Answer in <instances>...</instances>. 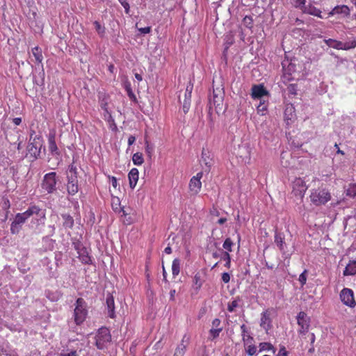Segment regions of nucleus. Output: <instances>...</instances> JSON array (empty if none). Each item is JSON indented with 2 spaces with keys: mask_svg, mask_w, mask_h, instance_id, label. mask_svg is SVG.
I'll return each mask as SVG.
<instances>
[{
  "mask_svg": "<svg viewBox=\"0 0 356 356\" xmlns=\"http://www.w3.org/2000/svg\"><path fill=\"white\" fill-rule=\"evenodd\" d=\"M67 176H72L73 177H78V172L76 167L72 163L68 167Z\"/></svg>",
  "mask_w": 356,
  "mask_h": 356,
  "instance_id": "obj_41",
  "label": "nucleus"
},
{
  "mask_svg": "<svg viewBox=\"0 0 356 356\" xmlns=\"http://www.w3.org/2000/svg\"><path fill=\"white\" fill-rule=\"evenodd\" d=\"M222 280L224 283L227 284L230 281V275L228 273H223L222 274Z\"/></svg>",
  "mask_w": 356,
  "mask_h": 356,
  "instance_id": "obj_55",
  "label": "nucleus"
},
{
  "mask_svg": "<svg viewBox=\"0 0 356 356\" xmlns=\"http://www.w3.org/2000/svg\"><path fill=\"white\" fill-rule=\"evenodd\" d=\"M310 202L316 207L325 205L332 199V195L328 188L321 186L310 191Z\"/></svg>",
  "mask_w": 356,
  "mask_h": 356,
  "instance_id": "obj_2",
  "label": "nucleus"
},
{
  "mask_svg": "<svg viewBox=\"0 0 356 356\" xmlns=\"http://www.w3.org/2000/svg\"><path fill=\"white\" fill-rule=\"evenodd\" d=\"M104 118L105 120H106L108 122H112L114 129H116V124L115 123L114 119L108 111H107V112H104Z\"/></svg>",
  "mask_w": 356,
  "mask_h": 356,
  "instance_id": "obj_50",
  "label": "nucleus"
},
{
  "mask_svg": "<svg viewBox=\"0 0 356 356\" xmlns=\"http://www.w3.org/2000/svg\"><path fill=\"white\" fill-rule=\"evenodd\" d=\"M297 62L296 58L291 59L290 62L286 65L285 61L282 62V67L284 70L283 76L287 81L293 80V74L297 71Z\"/></svg>",
  "mask_w": 356,
  "mask_h": 356,
  "instance_id": "obj_11",
  "label": "nucleus"
},
{
  "mask_svg": "<svg viewBox=\"0 0 356 356\" xmlns=\"http://www.w3.org/2000/svg\"><path fill=\"white\" fill-rule=\"evenodd\" d=\"M32 53L34 57L35 58L36 61H38V63H41L43 57L41 51L39 49V48L38 47H34L32 49Z\"/></svg>",
  "mask_w": 356,
  "mask_h": 356,
  "instance_id": "obj_40",
  "label": "nucleus"
},
{
  "mask_svg": "<svg viewBox=\"0 0 356 356\" xmlns=\"http://www.w3.org/2000/svg\"><path fill=\"white\" fill-rule=\"evenodd\" d=\"M124 88L129 99L134 102L136 101V97L132 91L131 83L129 81L124 83Z\"/></svg>",
  "mask_w": 356,
  "mask_h": 356,
  "instance_id": "obj_32",
  "label": "nucleus"
},
{
  "mask_svg": "<svg viewBox=\"0 0 356 356\" xmlns=\"http://www.w3.org/2000/svg\"><path fill=\"white\" fill-rule=\"evenodd\" d=\"M72 246L76 250L77 253L86 248L81 241L78 239L72 240Z\"/></svg>",
  "mask_w": 356,
  "mask_h": 356,
  "instance_id": "obj_39",
  "label": "nucleus"
},
{
  "mask_svg": "<svg viewBox=\"0 0 356 356\" xmlns=\"http://www.w3.org/2000/svg\"><path fill=\"white\" fill-rule=\"evenodd\" d=\"M60 216L63 219V227L65 229H72L74 225L73 217L67 213H62Z\"/></svg>",
  "mask_w": 356,
  "mask_h": 356,
  "instance_id": "obj_21",
  "label": "nucleus"
},
{
  "mask_svg": "<svg viewBox=\"0 0 356 356\" xmlns=\"http://www.w3.org/2000/svg\"><path fill=\"white\" fill-rule=\"evenodd\" d=\"M275 243L279 247L281 250H284V238L280 234H275Z\"/></svg>",
  "mask_w": 356,
  "mask_h": 356,
  "instance_id": "obj_36",
  "label": "nucleus"
},
{
  "mask_svg": "<svg viewBox=\"0 0 356 356\" xmlns=\"http://www.w3.org/2000/svg\"><path fill=\"white\" fill-rule=\"evenodd\" d=\"M67 191L69 195H74L79 191L78 177L67 176Z\"/></svg>",
  "mask_w": 356,
  "mask_h": 356,
  "instance_id": "obj_16",
  "label": "nucleus"
},
{
  "mask_svg": "<svg viewBox=\"0 0 356 356\" xmlns=\"http://www.w3.org/2000/svg\"><path fill=\"white\" fill-rule=\"evenodd\" d=\"M130 188H134L138 180V170L137 168H132L128 175Z\"/></svg>",
  "mask_w": 356,
  "mask_h": 356,
  "instance_id": "obj_24",
  "label": "nucleus"
},
{
  "mask_svg": "<svg viewBox=\"0 0 356 356\" xmlns=\"http://www.w3.org/2000/svg\"><path fill=\"white\" fill-rule=\"evenodd\" d=\"M356 274V261H350L343 270L344 275H354Z\"/></svg>",
  "mask_w": 356,
  "mask_h": 356,
  "instance_id": "obj_27",
  "label": "nucleus"
},
{
  "mask_svg": "<svg viewBox=\"0 0 356 356\" xmlns=\"http://www.w3.org/2000/svg\"><path fill=\"white\" fill-rule=\"evenodd\" d=\"M241 301L240 297H236L233 301L230 302L227 305V310L229 312H233L235 309L238 307V302Z\"/></svg>",
  "mask_w": 356,
  "mask_h": 356,
  "instance_id": "obj_34",
  "label": "nucleus"
},
{
  "mask_svg": "<svg viewBox=\"0 0 356 356\" xmlns=\"http://www.w3.org/2000/svg\"><path fill=\"white\" fill-rule=\"evenodd\" d=\"M292 193L296 196L302 198L307 190V186L305 180L300 177H296L291 184Z\"/></svg>",
  "mask_w": 356,
  "mask_h": 356,
  "instance_id": "obj_8",
  "label": "nucleus"
},
{
  "mask_svg": "<svg viewBox=\"0 0 356 356\" xmlns=\"http://www.w3.org/2000/svg\"><path fill=\"white\" fill-rule=\"evenodd\" d=\"M337 14H343L345 17H348L350 14V8L346 5L337 6L329 13V16H333Z\"/></svg>",
  "mask_w": 356,
  "mask_h": 356,
  "instance_id": "obj_20",
  "label": "nucleus"
},
{
  "mask_svg": "<svg viewBox=\"0 0 356 356\" xmlns=\"http://www.w3.org/2000/svg\"><path fill=\"white\" fill-rule=\"evenodd\" d=\"M193 89V84L190 81L186 88L184 99L183 101L182 110L184 113H188L190 109Z\"/></svg>",
  "mask_w": 356,
  "mask_h": 356,
  "instance_id": "obj_14",
  "label": "nucleus"
},
{
  "mask_svg": "<svg viewBox=\"0 0 356 356\" xmlns=\"http://www.w3.org/2000/svg\"><path fill=\"white\" fill-rule=\"evenodd\" d=\"M107 105H108V103L105 98H103L102 100H100L99 106H100L101 108L104 111V112H107V111H108Z\"/></svg>",
  "mask_w": 356,
  "mask_h": 356,
  "instance_id": "obj_53",
  "label": "nucleus"
},
{
  "mask_svg": "<svg viewBox=\"0 0 356 356\" xmlns=\"http://www.w3.org/2000/svg\"><path fill=\"white\" fill-rule=\"evenodd\" d=\"M1 209L6 211L7 213H10L9 209L10 207V203L8 199L4 198L3 199L1 203Z\"/></svg>",
  "mask_w": 356,
  "mask_h": 356,
  "instance_id": "obj_43",
  "label": "nucleus"
},
{
  "mask_svg": "<svg viewBox=\"0 0 356 356\" xmlns=\"http://www.w3.org/2000/svg\"><path fill=\"white\" fill-rule=\"evenodd\" d=\"M140 31L142 33H148L150 31V27L149 26H147V27H145V28L140 29Z\"/></svg>",
  "mask_w": 356,
  "mask_h": 356,
  "instance_id": "obj_64",
  "label": "nucleus"
},
{
  "mask_svg": "<svg viewBox=\"0 0 356 356\" xmlns=\"http://www.w3.org/2000/svg\"><path fill=\"white\" fill-rule=\"evenodd\" d=\"M132 161H133L134 164L136 165H140L143 164L144 160L143 158L142 153L136 152V153L134 154V155L132 156Z\"/></svg>",
  "mask_w": 356,
  "mask_h": 356,
  "instance_id": "obj_33",
  "label": "nucleus"
},
{
  "mask_svg": "<svg viewBox=\"0 0 356 356\" xmlns=\"http://www.w3.org/2000/svg\"><path fill=\"white\" fill-rule=\"evenodd\" d=\"M88 315L87 303L82 298H79L75 303L74 309V322L76 325L82 324Z\"/></svg>",
  "mask_w": 356,
  "mask_h": 356,
  "instance_id": "obj_5",
  "label": "nucleus"
},
{
  "mask_svg": "<svg viewBox=\"0 0 356 356\" xmlns=\"http://www.w3.org/2000/svg\"><path fill=\"white\" fill-rule=\"evenodd\" d=\"M42 146L43 139L40 135H35L33 140L29 142L27 151L33 160H36L40 157Z\"/></svg>",
  "mask_w": 356,
  "mask_h": 356,
  "instance_id": "obj_6",
  "label": "nucleus"
},
{
  "mask_svg": "<svg viewBox=\"0 0 356 356\" xmlns=\"http://www.w3.org/2000/svg\"><path fill=\"white\" fill-rule=\"evenodd\" d=\"M136 141V137L133 135L129 136L128 138V145L129 146L132 145Z\"/></svg>",
  "mask_w": 356,
  "mask_h": 356,
  "instance_id": "obj_62",
  "label": "nucleus"
},
{
  "mask_svg": "<svg viewBox=\"0 0 356 356\" xmlns=\"http://www.w3.org/2000/svg\"><path fill=\"white\" fill-rule=\"evenodd\" d=\"M203 281L201 279V276L199 273H196L193 280L192 287L196 291H199L202 287Z\"/></svg>",
  "mask_w": 356,
  "mask_h": 356,
  "instance_id": "obj_29",
  "label": "nucleus"
},
{
  "mask_svg": "<svg viewBox=\"0 0 356 356\" xmlns=\"http://www.w3.org/2000/svg\"><path fill=\"white\" fill-rule=\"evenodd\" d=\"M233 245L234 243L230 238H227L222 244L223 248L228 252L232 251Z\"/></svg>",
  "mask_w": 356,
  "mask_h": 356,
  "instance_id": "obj_38",
  "label": "nucleus"
},
{
  "mask_svg": "<svg viewBox=\"0 0 356 356\" xmlns=\"http://www.w3.org/2000/svg\"><path fill=\"white\" fill-rule=\"evenodd\" d=\"M107 309H108V315L110 318H113L115 315V302H114V298L113 296L111 294H108L106 297V300Z\"/></svg>",
  "mask_w": 356,
  "mask_h": 356,
  "instance_id": "obj_23",
  "label": "nucleus"
},
{
  "mask_svg": "<svg viewBox=\"0 0 356 356\" xmlns=\"http://www.w3.org/2000/svg\"><path fill=\"white\" fill-rule=\"evenodd\" d=\"M190 343V336L184 334L180 343L175 349L174 356H184Z\"/></svg>",
  "mask_w": 356,
  "mask_h": 356,
  "instance_id": "obj_15",
  "label": "nucleus"
},
{
  "mask_svg": "<svg viewBox=\"0 0 356 356\" xmlns=\"http://www.w3.org/2000/svg\"><path fill=\"white\" fill-rule=\"evenodd\" d=\"M346 195L355 197H356V184H351L346 190Z\"/></svg>",
  "mask_w": 356,
  "mask_h": 356,
  "instance_id": "obj_37",
  "label": "nucleus"
},
{
  "mask_svg": "<svg viewBox=\"0 0 356 356\" xmlns=\"http://www.w3.org/2000/svg\"><path fill=\"white\" fill-rule=\"evenodd\" d=\"M221 259L225 262V266L227 268H229L231 266V256L227 251H224L222 252Z\"/></svg>",
  "mask_w": 356,
  "mask_h": 356,
  "instance_id": "obj_35",
  "label": "nucleus"
},
{
  "mask_svg": "<svg viewBox=\"0 0 356 356\" xmlns=\"http://www.w3.org/2000/svg\"><path fill=\"white\" fill-rule=\"evenodd\" d=\"M43 243H45L47 245V248L49 250H52L54 248V244L55 243V241L49 238L48 236L43 237L42 238Z\"/></svg>",
  "mask_w": 356,
  "mask_h": 356,
  "instance_id": "obj_47",
  "label": "nucleus"
},
{
  "mask_svg": "<svg viewBox=\"0 0 356 356\" xmlns=\"http://www.w3.org/2000/svg\"><path fill=\"white\" fill-rule=\"evenodd\" d=\"M260 350H270L273 346L270 343L263 342L259 344Z\"/></svg>",
  "mask_w": 356,
  "mask_h": 356,
  "instance_id": "obj_51",
  "label": "nucleus"
},
{
  "mask_svg": "<svg viewBox=\"0 0 356 356\" xmlns=\"http://www.w3.org/2000/svg\"><path fill=\"white\" fill-rule=\"evenodd\" d=\"M241 330L243 339H245V334L248 332V328L245 324L241 325Z\"/></svg>",
  "mask_w": 356,
  "mask_h": 356,
  "instance_id": "obj_57",
  "label": "nucleus"
},
{
  "mask_svg": "<svg viewBox=\"0 0 356 356\" xmlns=\"http://www.w3.org/2000/svg\"><path fill=\"white\" fill-rule=\"evenodd\" d=\"M270 314L268 309L264 310L261 313L260 326L263 327L266 332L272 327Z\"/></svg>",
  "mask_w": 356,
  "mask_h": 356,
  "instance_id": "obj_18",
  "label": "nucleus"
},
{
  "mask_svg": "<svg viewBox=\"0 0 356 356\" xmlns=\"http://www.w3.org/2000/svg\"><path fill=\"white\" fill-rule=\"evenodd\" d=\"M94 26L96 31L101 35H102L105 32V28L102 26L100 23L97 21L94 22Z\"/></svg>",
  "mask_w": 356,
  "mask_h": 356,
  "instance_id": "obj_48",
  "label": "nucleus"
},
{
  "mask_svg": "<svg viewBox=\"0 0 356 356\" xmlns=\"http://www.w3.org/2000/svg\"><path fill=\"white\" fill-rule=\"evenodd\" d=\"M203 177V172H199L196 175L192 177L189 181L188 189L191 195H197L202 188L201 179Z\"/></svg>",
  "mask_w": 356,
  "mask_h": 356,
  "instance_id": "obj_9",
  "label": "nucleus"
},
{
  "mask_svg": "<svg viewBox=\"0 0 356 356\" xmlns=\"http://www.w3.org/2000/svg\"><path fill=\"white\" fill-rule=\"evenodd\" d=\"M288 90L291 94L296 95V88L293 84H291L288 87Z\"/></svg>",
  "mask_w": 356,
  "mask_h": 356,
  "instance_id": "obj_59",
  "label": "nucleus"
},
{
  "mask_svg": "<svg viewBox=\"0 0 356 356\" xmlns=\"http://www.w3.org/2000/svg\"><path fill=\"white\" fill-rule=\"evenodd\" d=\"M41 209L39 207L33 205L28 208L23 213H18L15 215L14 220L10 225V233L12 234H17L22 229V225L26 220L33 214L41 216Z\"/></svg>",
  "mask_w": 356,
  "mask_h": 356,
  "instance_id": "obj_1",
  "label": "nucleus"
},
{
  "mask_svg": "<svg viewBox=\"0 0 356 356\" xmlns=\"http://www.w3.org/2000/svg\"><path fill=\"white\" fill-rule=\"evenodd\" d=\"M307 270L305 269L304 271L299 275L298 281L300 282L301 286H303L307 282Z\"/></svg>",
  "mask_w": 356,
  "mask_h": 356,
  "instance_id": "obj_46",
  "label": "nucleus"
},
{
  "mask_svg": "<svg viewBox=\"0 0 356 356\" xmlns=\"http://www.w3.org/2000/svg\"><path fill=\"white\" fill-rule=\"evenodd\" d=\"M111 340V335L108 328L101 327L95 336V346L99 350L104 349Z\"/></svg>",
  "mask_w": 356,
  "mask_h": 356,
  "instance_id": "obj_7",
  "label": "nucleus"
},
{
  "mask_svg": "<svg viewBox=\"0 0 356 356\" xmlns=\"http://www.w3.org/2000/svg\"><path fill=\"white\" fill-rule=\"evenodd\" d=\"M180 260L178 259H175L172 264V272L174 276H177L179 275L180 272Z\"/></svg>",
  "mask_w": 356,
  "mask_h": 356,
  "instance_id": "obj_31",
  "label": "nucleus"
},
{
  "mask_svg": "<svg viewBox=\"0 0 356 356\" xmlns=\"http://www.w3.org/2000/svg\"><path fill=\"white\" fill-rule=\"evenodd\" d=\"M13 122L15 125H19L22 122V118H15L13 120Z\"/></svg>",
  "mask_w": 356,
  "mask_h": 356,
  "instance_id": "obj_63",
  "label": "nucleus"
},
{
  "mask_svg": "<svg viewBox=\"0 0 356 356\" xmlns=\"http://www.w3.org/2000/svg\"><path fill=\"white\" fill-rule=\"evenodd\" d=\"M246 351L249 355L252 356V355H255V353L257 352V347L254 345H250L248 347V349Z\"/></svg>",
  "mask_w": 356,
  "mask_h": 356,
  "instance_id": "obj_52",
  "label": "nucleus"
},
{
  "mask_svg": "<svg viewBox=\"0 0 356 356\" xmlns=\"http://www.w3.org/2000/svg\"><path fill=\"white\" fill-rule=\"evenodd\" d=\"M279 356H288V352L286 351L284 346L280 348L278 353Z\"/></svg>",
  "mask_w": 356,
  "mask_h": 356,
  "instance_id": "obj_56",
  "label": "nucleus"
},
{
  "mask_svg": "<svg viewBox=\"0 0 356 356\" xmlns=\"http://www.w3.org/2000/svg\"><path fill=\"white\" fill-rule=\"evenodd\" d=\"M48 147L51 155L58 156L60 152L56 143V136L54 134H49L48 136Z\"/></svg>",
  "mask_w": 356,
  "mask_h": 356,
  "instance_id": "obj_19",
  "label": "nucleus"
},
{
  "mask_svg": "<svg viewBox=\"0 0 356 356\" xmlns=\"http://www.w3.org/2000/svg\"><path fill=\"white\" fill-rule=\"evenodd\" d=\"M59 181L56 172H51L44 175L41 182V189L47 195L54 194L57 191Z\"/></svg>",
  "mask_w": 356,
  "mask_h": 356,
  "instance_id": "obj_3",
  "label": "nucleus"
},
{
  "mask_svg": "<svg viewBox=\"0 0 356 356\" xmlns=\"http://www.w3.org/2000/svg\"><path fill=\"white\" fill-rule=\"evenodd\" d=\"M268 94V90L265 88L264 85H254L252 87V92L251 96L254 99H261L262 97L267 95Z\"/></svg>",
  "mask_w": 356,
  "mask_h": 356,
  "instance_id": "obj_17",
  "label": "nucleus"
},
{
  "mask_svg": "<svg viewBox=\"0 0 356 356\" xmlns=\"http://www.w3.org/2000/svg\"><path fill=\"white\" fill-rule=\"evenodd\" d=\"M120 3L123 6V8H124L125 13L127 14H128L129 12V3L127 1H124L123 2H121Z\"/></svg>",
  "mask_w": 356,
  "mask_h": 356,
  "instance_id": "obj_60",
  "label": "nucleus"
},
{
  "mask_svg": "<svg viewBox=\"0 0 356 356\" xmlns=\"http://www.w3.org/2000/svg\"><path fill=\"white\" fill-rule=\"evenodd\" d=\"M222 330V328H211L210 330H209V334L211 336V339L213 340L216 338H217L219 334H220V332Z\"/></svg>",
  "mask_w": 356,
  "mask_h": 356,
  "instance_id": "obj_45",
  "label": "nucleus"
},
{
  "mask_svg": "<svg viewBox=\"0 0 356 356\" xmlns=\"http://www.w3.org/2000/svg\"><path fill=\"white\" fill-rule=\"evenodd\" d=\"M225 97V91L222 87H218L216 88H213L212 96L209 98V115L211 116V106H213L216 110V112L219 114L223 110V101Z\"/></svg>",
  "mask_w": 356,
  "mask_h": 356,
  "instance_id": "obj_4",
  "label": "nucleus"
},
{
  "mask_svg": "<svg viewBox=\"0 0 356 356\" xmlns=\"http://www.w3.org/2000/svg\"><path fill=\"white\" fill-rule=\"evenodd\" d=\"M79 254V258L81 261V262L84 264H90L92 262L91 257L89 256L88 252L86 248L81 250V252L77 253Z\"/></svg>",
  "mask_w": 356,
  "mask_h": 356,
  "instance_id": "obj_28",
  "label": "nucleus"
},
{
  "mask_svg": "<svg viewBox=\"0 0 356 356\" xmlns=\"http://www.w3.org/2000/svg\"><path fill=\"white\" fill-rule=\"evenodd\" d=\"M341 302L346 306L353 308L356 305V302L354 298V292L352 289L348 288L343 289L339 294Z\"/></svg>",
  "mask_w": 356,
  "mask_h": 356,
  "instance_id": "obj_10",
  "label": "nucleus"
},
{
  "mask_svg": "<svg viewBox=\"0 0 356 356\" xmlns=\"http://www.w3.org/2000/svg\"><path fill=\"white\" fill-rule=\"evenodd\" d=\"M294 1V6L296 8H299L301 10L306 6V0H293Z\"/></svg>",
  "mask_w": 356,
  "mask_h": 356,
  "instance_id": "obj_49",
  "label": "nucleus"
},
{
  "mask_svg": "<svg viewBox=\"0 0 356 356\" xmlns=\"http://www.w3.org/2000/svg\"><path fill=\"white\" fill-rule=\"evenodd\" d=\"M59 356H76V351L72 350L70 353H60Z\"/></svg>",
  "mask_w": 356,
  "mask_h": 356,
  "instance_id": "obj_61",
  "label": "nucleus"
},
{
  "mask_svg": "<svg viewBox=\"0 0 356 356\" xmlns=\"http://www.w3.org/2000/svg\"><path fill=\"white\" fill-rule=\"evenodd\" d=\"M220 320L219 318H215L212 321V325L213 327V328H220L219 326L220 325Z\"/></svg>",
  "mask_w": 356,
  "mask_h": 356,
  "instance_id": "obj_58",
  "label": "nucleus"
},
{
  "mask_svg": "<svg viewBox=\"0 0 356 356\" xmlns=\"http://www.w3.org/2000/svg\"><path fill=\"white\" fill-rule=\"evenodd\" d=\"M267 110V105L265 103V102H260L259 105L257 106V111L258 112H264Z\"/></svg>",
  "mask_w": 356,
  "mask_h": 356,
  "instance_id": "obj_54",
  "label": "nucleus"
},
{
  "mask_svg": "<svg viewBox=\"0 0 356 356\" xmlns=\"http://www.w3.org/2000/svg\"><path fill=\"white\" fill-rule=\"evenodd\" d=\"M302 11L304 13L309 14L311 15L316 16L318 17L322 18L321 16V11L313 6H305V8H302Z\"/></svg>",
  "mask_w": 356,
  "mask_h": 356,
  "instance_id": "obj_25",
  "label": "nucleus"
},
{
  "mask_svg": "<svg viewBox=\"0 0 356 356\" xmlns=\"http://www.w3.org/2000/svg\"><path fill=\"white\" fill-rule=\"evenodd\" d=\"M356 47V40L353 39L350 41L343 43V50H349Z\"/></svg>",
  "mask_w": 356,
  "mask_h": 356,
  "instance_id": "obj_42",
  "label": "nucleus"
},
{
  "mask_svg": "<svg viewBox=\"0 0 356 356\" xmlns=\"http://www.w3.org/2000/svg\"><path fill=\"white\" fill-rule=\"evenodd\" d=\"M146 277L148 281V286L147 291V297L149 301V304L151 305L152 309H154V291L152 289H150V284H149V273H148V264H146Z\"/></svg>",
  "mask_w": 356,
  "mask_h": 356,
  "instance_id": "obj_22",
  "label": "nucleus"
},
{
  "mask_svg": "<svg viewBox=\"0 0 356 356\" xmlns=\"http://www.w3.org/2000/svg\"><path fill=\"white\" fill-rule=\"evenodd\" d=\"M293 108L292 106L286 107L284 111V120L286 122V124H289L293 119L294 115Z\"/></svg>",
  "mask_w": 356,
  "mask_h": 356,
  "instance_id": "obj_30",
  "label": "nucleus"
},
{
  "mask_svg": "<svg viewBox=\"0 0 356 356\" xmlns=\"http://www.w3.org/2000/svg\"><path fill=\"white\" fill-rule=\"evenodd\" d=\"M243 24L248 29H251L253 26V19L250 16L246 15L243 19Z\"/></svg>",
  "mask_w": 356,
  "mask_h": 356,
  "instance_id": "obj_44",
  "label": "nucleus"
},
{
  "mask_svg": "<svg viewBox=\"0 0 356 356\" xmlns=\"http://www.w3.org/2000/svg\"><path fill=\"white\" fill-rule=\"evenodd\" d=\"M325 43L330 47L338 50H343V42L334 39H327L324 40Z\"/></svg>",
  "mask_w": 356,
  "mask_h": 356,
  "instance_id": "obj_26",
  "label": "nucleus"
},
{
  "mask_svg": "<svg viewBox=\"0 0 356 356\" xmlns=\"http://www.w3.org/2000/svg\"><path fill=\"white\" fill-rule=\"evenodd\" d=\"M297 323L300 326L299 333L301 334H305L309 327L310 318L307 314L304 312H300L297 316Z\"/></svg>",
  "mask_w": 356,
  "mask_h": 356,
  "instance_id": "obj_13",
  "label": "nucleus"
},
{
  "mask_svg": "<svg viewBox=\"0 0 356 356\" xmlns=\"http://www.w3.org/2000/svg\"><path fill=\"white\" fill-rule=\"evenodd\" d=\"M200 164L204 165L203 169L205 172H209L211 166L213 164V157L212 152L207 148H202L201 159L200 160Z\"/></svg>",
  "mask_w": 356,
  "mask_h": 356,
  "instance_id": "obj_12",
  "label": "nucleus"
}]
</instances>
